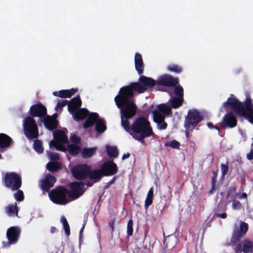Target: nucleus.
<instances>
[{"label":"nucleus","mask_w":253,"mask_h":253,"mask_svg":"<svg viewBox=\"0 0 253 253\" xmlns=\"http://www.w3.org/2000/svg\"><path fill=\"white\" fill-rule=\"evenodd\" d=\"M114 101L118 108L120 109L122 126L134 139L143 143L145 138L154 135L147 118L139 117L130 125L128 120L132 118L137 112V107L134 102H126L116 100Z\"/></svg>","instance_id":"f257e3e1"},{"label":"nucleus","mask_w":253,"mask_h":253,"mask_svg":"<svg viewBox=\"0 0 253 253\" xmlns=\"http://www.w3.org/2000/svg\"><path fill=\"white\" fill-rule=\"evenodd\" d=\"M157 84V81L141 75L138 79V82L131 83L128 85L122 87L114 100L126 102H134V91L138 93H142L144 92L147 88H152Z\"/></svg>","instance_id":"f03ea898"},{"label":"nucleus","mask_w":253,"mask_h":253,"mask_svg":"<svg viewBox=\"0 0 253 253\" xmlns=\"http://www.w3.org/2000/svg\"><path fill=\"white\" fill-rule=\"evenodd\" d=\"M84 185L81 182H71L69 184V190L64 186H58L49 193V197L54 203L65 205L69 202L67 198V195L71 200H74L83 194L84 192Z\"/></svg>","instance_id":"7ed1b4c3"},{"label":"nucleus","mask_w":253,"mask_h":253,"mask_svg":"<svg viewBox=\"0 0 253 253\" xmlns=\"http://www.w3.org/2000/svg\"><path fill=\"white\" fill-rule=\"evenodd\" d=\"M2 181L4 186L12 191H15L22 186L21 176L15 172H6L2 177Z\"/></svg>","instance_id":"20e7f679"},{"label":"nucleus","mask_w":253,"mask_h":253,"mask_svg":"<svg viewBox=\"0 0 253 253\" xmlns=\"http://www.w3.org/2000/svg\"><path fill=\"white\" fill-rule=\"evenodd\" d=\"M203 120V117L197 110H190L184 121V127L192 132L198 124Z\"/></svg>","instance_id":"39448f33"},{"label":"nucleus","mask_w":253,"mask_h":253,"mask_svg":"<svg viewBox=\"0 0 253 253\" xmlns=\"http://www.w3.org/2000/svg\"><path fill=\"white\" fill-rule=\"evenodd\" d=\"M23 129L28 139L32 140L39 137V130L35 120L31 117H26L23 123Z\"/></svg>","instance_id":"423d86ee"},{"label":"nucleus","mask_w":253,"mask_h":253,"mask_svg":"<svg viewBox=\"0 0 253 253\" xmlns=\"http://www.w3.org/2000/svg\"><path fill=\"white\" fill-rule=\"evenodd\" d=\"M20 235V230L19 228L15 226L9 227L6 232V237L8 239L7 242H2V248H8L11 245L17 242Z\"/></svg>","instance_id":"0eeeda50"},{"label":"nucleus","mask_w":253,"mask_h":253,"mask_svg":"<svg viewBox=\"0 0 253 253\" xmlns=\"http://www.w3.org/2000/svg\"><path fill=\"white\" fill-rule=\"evenodd\" d=\"M111 159L103 163L100 169L103 176L108 177L115 175L118 171V167L113 160Z\"/></svg>","instance_id":"6e6552de"},{"label":"nucleus","mask_w":253,"mask_h":253,"mask_svg":"<svg viewBox=\"0 0 253 253\" xmlns=\"http://www.w3.org/2000/svg\"><path fill=\"white\" fill-rule=\"evenodd\" d=\"M89 166L86 164H80L71 169L73 176L77 180H82L87 177L88 169Z\"/></svg>","instance_id":"1a4fd4ad"},{"label":"nucleus","mask_w":253,"mask_h":253,"mask_svg":"<svg viewBox=\"0 0 253 253\" xmlns=\"http://www.w3.org/2000/svg\"><path fill=\"white\" fill-rule=\"evenodd\" d=\"M157 82L160 85L173 87L178 84L179 80L177 78H174L169 74H164L158 78Z\"/></svg>","instance_id":"9d476101"},{"label":"nucleus","mask_w":253,"mask_h":253,"mask_svg":"<svg viewBox=\"0 0 253 253\" xmlns=\"http://www.w3.org/2000/svg\"><path fill=\"white\" fill-rule=\"evenodd\" d=\"M237 121L234 114L229 112L226 114L222 118L220 126L222 128H233L236 126Z\"/></svg>","instance_id":"9b49d317"},{"label":"nucleus","mask_w":253,"mask_h":253,"mask_svg":"<svg viewBox=\"0 0 253 253\" xmlns=\"http://www.w3.org/2000/svg\"><path fill=\"white\" fill-rule=\"evenodd\" d=\"M46 107L41 103L32 105L30 109V114L33 117H43L46 115Z\"/></svg>","instance_id":"f8f14e48"},{"label":"nucleus","mask_w":253,"mask_h":253,"mask_svg":"<svg viewBox=\"0 0 253 253\" xmlns=\"http://www.w3.org/2000/svg\"><path fill=\"white\" fill-rule=\"evenodd\" d=\"M230 97L228 98L226 101L224 102L222 104V107L226 108L228 106H231L232 110L236 111L238 114L239 111L243 109L242 104L237 99L233 96V94H231Z\"/></svg>","instance_id":"ddd939ff"},{"label":"nucleus","mask_w":253,"mask_h":253,"mask_svg":"<svg viewBox=\"0 0 253 253\" xmlns=\"http://www.w3.org/2000/svg\"><path fill=\"white\" fill-rule=\"evenodd\" d=\"M56 181L55 176L47 174L41 181V188L43 191L47 192L52 188Z\"/></svg>","instance_id":"4468645a"},{"label":"nucleus","mask_w":253,"mask_h":253,"mask_svg":"<svg viewBox=\"0 0 253 253\" xmlns=\"http://www.w3.org/2000/svg\"><path fill=\"white\" fill-rule=\"evenodd\" d=\"M82 100L79 95L73 97L70 102L68 106V110L71 113H74L77 108L82 106Z\"/></svg>","instance_id":"2eb2a0df"},{"label":"nucleus","mask_w":253,"mask_h":253,"mask_svg":"<svg viewBox=\"0 0 253 253\" xmlns=\"http://www.w3.org/2000/svg\"><path fill=\"white\" fill-rule=\"evenodd\" d=\"M135 68L138 75H141L143 73L144 65L142 55L139 53H136L134 56Z\"/></svg>","instance_id":"dca6fc26"},{"label":"nucleus","mask_w":253,"mask_h":253,"mask_svg":"<svg viewBox=\"0 0 253 253\" xmlns=\"http://www.w3.org/2000/svg\"><path fill=\"white\" fill-rule=\"evenodd\" d=\"M75 120L80 121L86 119L89 115L88 110L86 108H80L71 113Z\"/></svg>","instance_id":"f3484780"},{"label":"nucleus","mask_w":253,"mask_h":253,"mask_svg":"<svg viewBox=\"0 0 253 253\" xmlns=\"http://www.w3.org/2000/svg\"><path fill=\"white\" fill-rule=\"evenodd\" d=\"M104 177L101 172L100 168L99 169H91L90 166L88 169L87 177L95 182L99 181Z\"/></svg>","instance_id":"a211bd4d"},{"label":"nucleus","mask_w":253,"mask_h":253,"mask_svg":"<svg viewBox=\"0 0 253 253\" xmlns=\"http://www.w3.org/2000/svg\"><path fill=\"white\" fill-rule=\"evenodd\" d=\"M42 121L45 127L51 131L56 129L58 125V121L52 120V118L50 116L45 117Z\"/></svg>","instance_id":"6ab92c4d"},{"label":"nucleus","mask_w":253,"mask_h":253,"mask_svg":"<svg viewBox=\"0 0 253 253\" xmlns=\"http://www.w3.org/2000/svg\"><path fill=\"white\" fill-rule=\"evenodd\" d=\"M78 91V89L77 88L61 90L59 91H54L53 94L55 96L61 98H69L75 94Z\"/></svg>","instance_id":"aec40b11"},{"label":"nucleus","mask_w":253,"mask_h":253,"mask_svg":"<svg viewBox=\"0 0 253 253\" xmlns=\"http://www.w3.org/2000/svg\"><path fill=\"white\" fill-rule=\"evenodd\" d=\"M54 140L56 142L67 143H68V137L65 132L62 130H56L53 133Z\"/></svg>","instance_id":"412c9836"},{"label":"nucleus","mask_w":253,"mask_h":253,"mask_svg":"<svg viewBox=\"0 0 253 253\" xmlns=\"http://www.w3.org/2000/svg\"><path fill=\"white\" fill-rule=\"evenodd\" d=\"M99 117V115L97 113H91L86 118V120L83 125L84 128H88L92 126L95 123L96 120Z\"/></svg>","instance_id":"4be33fe9"},{"label":"nucleus","mask_w":253,"mask_h":253,"mask_svg":"<svg viewBox=\"0 0 253 253\" xmlns=\"http://www.w3.org/2000/svg\"><path fill=\"white\" fill-rule=\"evenodd\" d=\"M95 123V130L98 133L101 134L106 130L107 127L105 122L103 119L99 118V117Z\"/></svg>","instance_id":"5701e85b"},{"label":"nucleus","mask_w":253,"mask_h":253,"mask_svg":"<svg viewBox=\"0 0 253 253\" xmlns=\"http://www.w3.org/2000/svg\"><path fill=\"white\" fill-rule=\"evenodd\" d=\"M241 246L244 253H253V243L249 239H245L241 243Z\"/></svg>","instance_id":"b1692460"},{"label":"nucleus","mask_w":253,"mask_h":253,"mask_svg":"<svg viewBox=\"0 0 253 253\" xmlns=\"http://www.w3.org/2000/svg\"><path fill=\"white\" fill-rule=\"evenodd\" d=\"M177 239L174 237H168L164 241V245L166 249L170 250L176 246Z\"/></svg>","instance_id":"393cba45"},{"label":"nucleus","mask_w":253,"mask_h":253,"mask_svg":"<svg viewBox=\"0 0 253 253\" xmlns=\"http://www.w3.org/2000/svg\"><path fill=\"white\" fill-rule=\"evenodd\" d=\"M67 151L70 155L75 156L81 152V148L76 144H70L67 145Z\"/></svg>","instance_id":"a878e982"},{"label":"nucleus","mask_w":253,"mask_h":253,"mask_svg":"<svg viewBox=\"0 0 253 253\" xmlns=\"http://www.w3.org/2000/svg\"><path fill=\"white\" fill-rule=\"evenodd\" d=\"M184 98L178 97H173L169 100L170 106L173 109H177L182 106Z\"/></svg>","instance_id":"bb28decb"},{"label":"nucleus","mask_w":253,"mask_h":253,"mask_svg":"<svg viewBox=\"0 0 253 253\" xmlns=\"http://www.w3.org/2000/svg\"><path fill=\"white\" fill-rule=\"evenodd\" d=\"M106 152L108 156L110 158H115L118 156L119 150L116 146H106Z\"/></svg>","instance_id":"cd10ccee"},{"label":"nucleus","mask_w":253,"mask_h":253,"mask_svg":"<svg viewBox=\"0 0 253 253\" xmlns=\"http://www.w3.org/2000/svg\"><path fill=\"white\" fill-rule=\"evenodd\" d=\"M97 147L86 148L82 151V155L84 158H90L96 152Z\"/></svg>","instance_id":"c85d7f7f"},{"label":"nucleus","mask_w":253,"mask_h":253,"mask_svg":"<svg viewBox=\"0 0 253 253\" xmlns=\"http://www.w3.org/2000/svg\"><path fill=\"white\" fill-rule=\"evenodd\" d=\"M245 235L240 231L239 228H235L233 230L230 242L232 244H236L240 240V238L243 237Z\"/></svg>","instance_id":"c756f323"},{"label":"nucleus","mask_w":253,"mask_h":253,"mask_svg":"<svg viewBox=\"0 0 253 253\" xmlns=\"http://www.w3.org/2000/svg\"><path fill=\"white\" fill-rule=\"evenodd\" d=\"M6 210L7 214L9 216H17L18 209L17 206V203H15L14 204L9 205L7 207H6Z\"/></svg>","instance_id":"7c9ffc66"},{"label":"nucleus","mask_w":253,"mask_h":253,"mask_svg":"<svg viewBox=\"0 0 253 253\" xmlns=\"http://www.w3.org/2000/svg\"><path fill=\"white\" fill-rule=\"evenodd\" d=\"M157 109L158 111L164 114L165 115H169L172 113L171 108L165 104H161L157 106Z\"/></svg>","instance_id":"2f4dec72"},{"label":"nucleus","mask_w":253,"mask_h":253,"mask_svg":"<svg viewBox=\"0 0 253 253\" xmlns=\"http://www.w3.org/2000/svg\"><path fill=\"white\" fill-rule=\"evenodd\" d=\"M46 168L50 171H57L61 168V166L57 162L52 161L47 164Z\"/></svg>","instance_id":"473e14b6"},{"label":"nucleus","mask_w":253,"mask_h":253,"mask_svg":"<svg viewBox=\"0 0 253 253\" xmlns=\"http://www.w3.org/2000/svg\"><path fill=\"white\" fill-rule=\"evenodd\" d=\"M153 116V121L157 124H159L161 122H163L165 119V115L157 110H155L152 112Z\"/></svg>","instance_id":"72a5a7b5"},{"label":"nucleus","mask_w":253,"mask_h":253,"mask_svg":"<svg viewBox=\"0 0 253 253\" xmlns=\"http://www.w3.org/2000/svg\"><path fill=\"white\" fill-rule=\"evenodd\" d=\"M244 105L245 106L242 105L243 109L239 111V114L243 113V111H248L253 110V105L252 104V99L250 98H247L244 103Z\"/></svg>","instance_id":"f704fd0d"},{"label":"nucleus","mask_w":253,"mask_h":253,"mask_svg":"<svg viewBox=\"0 0 253 253\" xmlns=\"http://www.w3.org/2000/svg\"><path fill=\"white\" fill-rule=\"evenodd\" d=\"M63 144H65L64 143H61L59 142H56L54 140H51L50 142V146L51 147H54L56 150L62 151L63 152H65L67 151V147H65Z\"/></svg>","instance_id":"c9c22d12"},{"label":"nucleus","mask_w":253,"mask_h":253,"mask_svg":"<svg viewBox=\"0 0 253 253\" xmlns=\"http://www.w3.org/2000/svg\"><path fill=\"white\" fill-rule=\"evenodd\" d=\"M61 222L63 224V228L67 236L70 235V228L68 222L65 216H62L60 219Z\"/></svg>","instance_id":"e433bc0d"},{"label":"nucleus","mask_w":253,"mask_h":253,"mask_svg":"<svg viewBox=\"0 0 253 253\" xmlns=\"http://www.w3.org/2000/svg\"><path fill=\"white\" fill-rule=\"evenodd\" d=\"M34 149L39 153H42L43 151V148L42 147V142L41 140L36 139L34 142Z\"/></svg>","instance_id":"4c0bfd02"},{"label":"nucleus","mask_w":253,"mask_h":253,"mask_svg":"<svg viewBox=\"0 0 253 253\" xmlns=\"http://www.w3.org/2000/svg\"><path fill=\"white\" fill-rule=\"evenodd\" d=\"M174 93L177 97L184 98V90L182 86L180 85H176L174 86Z\"/></svg>","instance_id":"58836bf2"},{"label":"nucleus","mask_w":253,"mask_h":253,"mask_svg":"<svg viewBox=\"0 0 253 253\" xmlns=\"http://www.w3.org/2000/svg\"><path fill=\"white\" fill-rule=\"evenodd\" d=\"M241 116L245 117L250 123L253 124V110L248 111H243V113L239 114Z\"/></svg>","instance_id":"ea45409f"},{"label":"nucleus","mask_w":253,"mask_h":253,"mask_svg":"<svg viewBox=\"0 0 253 253\" xmlns=\"http://www.w3.org/2000/svg\"><path fill=\"white\" fill-rule=\"evenodd\" d=\"M16 191V192L13 195L15 200L17 202L23 201L24 200V195L23 191L20 189Z\"/></svg>","instance_id":"a19ab883"},{"label":"nucleus","mask_w":253,"mask_h":253,"mask_svg":"<svg viewBox=\"0 0 253 253\" xmlns=\"http://www.w3.org/2000/svg\"><path fill=\"white\" fill-rule=\"evenodd\" d=\"M180 145V143L175 140L168 141L165 144V146L167 147H171L174 149H179Z\"/></svg>","instance_id":"79ce46f5"},{"label":"nucleus","mask_w":253,"mask_h":253,"mask_svg":"<svg viewBox=\"0 0 253 253\" xmlns=\"http://www.w3.org/2000/svg\"><path fill=\"white\" fill-rule=\"evenodd\" d=\"M168 70L170 72H175L176 73H180L182 72V68L177 65L171 64L168 67Z\"/></svg>","instance_id":"37998d69"},{"label":"nucleus","mask_w":253,"mask_h":253,"mask_svg":"<svg viewBox=\"0 0 253 253\" xmlns=\"http://www.w3.org/2000/svg\"><path fill=\"white\" fill-rule=\"evenodd\" d=\"M127 235L128 236H131L133 234V220L130 219L128 220L127 224Z\"/></svg>","instance_id":"c03bdc74"},{"label":"nucleus","mask_w":253,"mask_h":253,"mask_svg":"<svg viewBox=\"0 0 253 253\" xmlns=\"http://www.w3.org/2000/svg\"><path fill=\"white\" fill-rule=\"evenodd\" d=\"M249 226L248 224L244 222H242L240 226V228H239L240 231L243 234L245 235L248 230Z\"/></svg>","instance_id":"a18cd8bd"},{"label":"nucleus","mask_w":253,"mask_h":253,"mask_svg":"<svg viewBox=\"0 0 253 253\" xmlns=\"http://www.w3.org/2000/svg\"><path fill=\"white\" fill-rule=\"evenodd\" d=\"M68 104L69 101L67 100H64L61 101H58L55 107V109H57L58 108H62V107Z\"/></svg>","instance_id":"49530a36"},{"label":"nucleus","mask_w":253,"mask_h":253,"mask_svg":"<svg viewBox=\"0 0 253 253\" xmlns=\"http://www.w3.org/2000/svg\"><path fill=\"white\" fill-rule=\"evenodd\" d=\"M221 169L222 176H224L228 171V166L227 163L226 164H221Z\"/></svg>","instance_id":"de8ad7c7"},{"label":"nucleus","mask_w":253,"mask_h":253,"mask_svg":"<svg viewBox=\"0 0 253 253\" xmlns=\"http://www.w3.org/2000/svg\"><path fill=\"white\" fill-rule=\"evenodd\" d=\"M158 127L160 130H164L167 128L168 124L164 121L161 122L159 124H157Z\"/></svg>","instance_id":"09e8293b"},{"label":"nucleus","mask_w":253,"mask_h":253,"mask_svg":"<svg viewBox=\"0 0 253 253\" xmlns=\"http://www.w3.org/2000/svg\"><path fill=\"white\" fill-rule=\"evenodd\" d=\"M153 199L151 198L146 197L145 200V209L147 210L148 208L153 203Z\"/></svg>","instance_id":"8fccbe9b"},{"label":"nucleus","mask_w":253,"mask_h":253,"mask_svg":"<svg viewBox=\"0 0 253 253\" xmlns=\"http://www.w3.org/2000/svg\"><path fill=\"white\" fill-rule=\"evenodd\" d=\"M70 140L72 142L75 143L76 144H79L80 143L81 141L80 137L77 136L75 134L71 136Z\"/></svg>","instance_id":"3c124183"},{"label":"nucleus","mask_w":253,"mask_h":253,"mask_svg":"<svg viewBox=\"0 0 253 253\" xmlns=\"http://www.w3.org/2000/svg\"><path fill=\"white\" fill-rule=\"evenodd\" d=\"M241 204L239 201H236V200L233 201L232 208L234 209L238 210V209H240L241 208Z\"/></svg>","instance_id":"603ef678"},{"label":"nucleus","mask_w":253,"mask_h":253,"mask_svg":"<svg viewBox=\"0 0 253 253\" xmlns=\"http://www.w3.org/2000/svg\"><path fill=\"white\" fill-rule=\"evenodd\" d=\"M236 191V188L235 186H231L229 187L228 191H227V197L233 195L235 194Z\"/></svg>","instance_id":"864d4df0"},{"label":"nucleus","mask_w":253,"mask_h":253,"mask_svg":"<svg viewBox=\"0 0 253 253\" xmlns=\"http://www.w3.org/2000/svg\"><path fill=\"white\" fill-rule=\"evenodd\" d=\"M242 252L243 251L241 244H239L236 246L235 248V253H242Z\"/></svg>","instance_id":"5fc2aeb1"},{"label":"nucleus","mask_w":253,"mask_h":253,"mask_svg":"<svg viewBox=\"0 0 253 253\" xmlns=\"http://www.w3.org/2000/svg\"><path fill=\"white\" fill-rule=\"evenodd\" d=\"M115 222V219L114 218L113 219H112V220L109 221L108 223L109 226L111 228L112 233L115 230V228H114Z\"/></svg>","instance_id":"6e6d98bb"},{"label":"nucleus","mask_w":253,"mask_h":253,"mask_svg":"<svg viewBox=\"0 0 253 253\" xmlns=\"http://www.w3.org/2000/svg\"><path fill=\"white\" fill-rule=\"evenodd\" d=\"M216 174H214L211 179V186L212 189H215V183H216Z\"/></svg>","instance_id":"4d7b16f0"},{"label":"nucleus","mask_w":253,"mask_h":253,"mask_svg":"<svg viewBox=\"0 0 253 253\" xmlns=\"http://www.w3.org/2000/svg\"><path fill=\"white\" fill-rule=\"evenodd\" d=\"M208 127L210 129L215 128L217 130H219V127L217 126H214L212 123H209L207 125Z\"/></svg>","instance_id":"13d9d810"},{"label":"nucleus","mask_w":253,"mask_h":253,"mask_svg":"<svg viewBox=\"0 0 253 253\" xmlns=\"http://www.w3.org/2000/svg\"><path fill=\"white\" fill-rule=\"evenodd\" d=\"M153 193H154L153 188L151 187L148 191V192L147 193L146 197L153 198V195H154Z\"/></svg>","instance_id":"bf43d9fd"},{"label":"nucleus","mask_w":253,"mask_h":253,"mask_svg":"<svg viewBox=\"0 0 253 253\" xmlns=\"http://www.w3.org/2000/svg\"><path fill=\"white\" fill-rule=\"evenodd\" d=\"M84 227H85V223H84V224H83L82 227L81 228V229H80V233H79L80 241H81L82 239V236H83L82 235H83V233L84 232Z\"/></svg>","instance_id":"052dcab7"},{"label":"nucleus","mask_w":253,"mask_h":253,"mask_svg":"<svg viewBox=\"0 0 253 253\" xmlns=\"http://www.w3.org/2000/svg\"><path fill=\"white\" fill-rule=\"evenodd\" d=\"M117 179H118V176H114L113 177V178L107 183V184L108 185H112L116 182V181L117 180Z\"/></svg>","instance_id":"680f3d73"},{"label":"nucleus","mask_w":253,"mask_h":253,"mask_svg":"<svg viewBox=\"0 0 253 253\" xmlns=\"http://www.w3.org/2000/svg\"><path fill=\"white\" fill-rule=\"evenodd\" d=\"M215 215L217 217H221L222 218H225L227 217V214L225 212H223L221 214L220 213H215Z\"/></svg>","instance_id":"e2e57ef3"},{"label":"nucleus","mask_w":253,"mask_h":253,"mask_svg":"<svg viewBox=\"0 0 253 253\" xmlns=\"http://www.w3.org/2000/svg\"><path fill=\"white\" fill-rule=\"evenodd\" d=\"M49 158H59V156L57 153H51L49 155Z\"/></svg>","instance_id":"0e129e2a"},{"label":"nucleus","mask_w":253,"mask_h":253,"mask_svg":"<svg viewBox=\"0 0 253 253\" xmlns=\"http://www.w3.org/2000/svg\"><path fill=\"white\" fill-rule=\"evenodd\" d=\"M247 158H253V151L252 149H251L250 152L247 154Z\"/></svg>","instance_id":"69168bd1"},{"label":"nucleus","mask_w":253,"mask_h":253,"mask_svg":"<svg viewBox=\"0 0 253 253\" xmlns=\"http://www.w3.org/2000/svg\"><path fill=\"white\" fill-rule=\"evenodd\" d=\"M57 231V229L56 228V227H54V226H52L50 228V232L51 233L53 234V233H54L56 232Z\"/></svg>","instance_id":"338daca9"},{"label":"nucleus","mask_w":253,"mask_h":253,"mask_svg":"<svg viewBox=\"0 0 253 253\" xmlns=\"http://www.w3.org/2000/svg\"><path fill=\"white\" fill-rule=\"evenodd\" d=\"M130 156V154L129 153H126L124 154L122 158H128Z\"/></svg>","instance_id":"774afa93"}]
</instances>
